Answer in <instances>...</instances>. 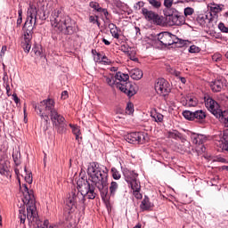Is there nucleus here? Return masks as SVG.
Returning a JSON list of instances; mask_svg holds the SVG:
<instances>
[{
    "label": "nucleus",
    "instance_id": "1",
    "mask_svg": "<svg viewBox=\"0 0 228 228\" xmlns=\"http://www.w3.org/2000/svg\"><path fill=\"white\" fill-rule=\"evenodd\" d=\"M89 181L79 178L77 182V191L72 190L66 200L69 214L74 213L76 209L85 211L86 209V199L94 200L97 197L95 188L100 191L102 199L108 197V174L106 167L99 166V163L93 162L87 168Z\"/></svg>",
    "mask_w": 228,
    "mask_h": 228
},
{
    "label": "nucleus",
    "instance_id": "2",
    "mask_svg": "<svg viewBox=\"0 0 228 228\" xmlns=\"http://www.w3.org/2000/svg\"><path fill=\"white\" fill-rule=\"evenodd\" d=\"M23 204L26 208L20 207L19 209L18 218L20 224H26L28 220V224H33L38 220V211H37V203L35 202V195H33V191L28 189V185L24 184L23 192Z\"/></svg>",
    "mask_w": 228,
    "mask_h": 228
},
{
    "label": "nucleus",
    "instance_id": "3",
    "mask_svg": "<svg viewBox=\"0 0 228 228\" xmlns=\"http://www.w3.org/2000/svg\"><path fill=\"white\" fill-rule=\"evenodd\" d=\"M53 28L62 35H74L77 31L76 21L65 14L61 9H55L50 17Z\"/></svg>",
    "mask_w": 228,
    "mask_h": 228
},
{
    "label": "nucleus",
    "instance_id": "4",
    "mask_svg": "<svg viewBox=\"0 0 228 228\" xmlns=\"http://www.w3.org/2000/svg\"><path fill=\"white\" fill-rule=\"evenodd\" d=\"M55 106L56 102L51 98L43 100L39 103L33 104L37 115H39L42 120L41 127L43 128L44 133L49 129V116H51L56 110Z\"/></svg>",
    "mask_w": 228,
    "mask_h": 228
},
{
    "label": "nucleus",
    "instance_id": "5",
    "mask_svg": "<svg viewBox=\"0 0 228 228\" xmlns=\"http://www.w3.org/2000/svg\"><path fill=\"white\" fill-rule=\"evenodd\" d=\"M50 120L55 129V131L59 134H63L67 133V121L65 120V117L58 112V110H54L51 116Z\"/></svg>",
    "mask_w": 228,
    "mask_h": 228
},
{
    "label": "nucleus",
    "instance_id": "6",
    "mask_svg": "<svg viewBox=\"0 0 228 228\" xmlns=\"http://www.w3.org/2000/svg\"><path fill=\"white\" fill-rule=\"evenodd\" d=\"M141 13L145 20L151 22V24H155L156 26H163L165 24V18L163 16L154 11L149 10L147 7H142Z\"/></svg>",
    "mask_w": 228,
    "mask_h": 228
},
{
    "label": "nucleus",
    "instance_id": "7",
    "mask_svg": "<svg viewBox=\"0 0 228 228\" xmlns=\"http://www.w3.org/2000/svg\"><path fill=\"white\" fill-rule=\"evenodd\" d=\"M125 140L133 145H143L149 142V135L145 132H131L125 135Z\"/></svg>",
    "mask_w": 228,
    "mask_h": 228
},
{
    "label": "nucleus",
    "instance_id": "8",
    "mask_svg": "<svg viewBox=\"0 0 228 228\" xmlns=\"http://www.w3.org/2000/svg\"><path fill=\"white\" fill-rule=\"evenodd\" d=\"M37 19H38V10L33 4H29L27 11V20L25 21L22 29H28L27 27H30L32 28V30H34L35 26H37Z\"/></svg>",
    "mask_w": 228,
    "mask_h": 228
},
{
    "label": "nucleus",
    "instance_id": "9",
    "mask_svg": "<svg viewBox=\"0 0 228 228\" xmlns=\"http://www.w3.org/2000/svg\"><path fill=\"white\" fill-rule=\"evenodd\" d=\"M204 101L207 110H208L216 118H218V117L222 115V110H220L218 102L208 94L204 96Z\"/></svg>",
    "mask_w": 228,
    "mask_h": 228
},
{
    "label": "nucleus",
    "instance_id": "10",
    "mask_svg": "<svg viewBox=\"0 0 228 228\" xmlns=\"http://www.w3.org/2000/svg\"><path fill=\"white\" fill-rule=\"evenodd\" d=\"M155 92H157L159 95L167 97L171 92L170 83L165 78H158L155 82Z\"/></svg>",
    "mask_w": 228,
    "mask_h": 228
},
{
    "label": "nucleus",
    "instance_id": "11",
    "mask_svg": "<svg viewBox=\"0 0 228 228\" xmlns=\"http://www.w3.org/2000/svg\"><path fill=\"white\" fill-rule=\"evenodd\" d=\"M124 176L127 184H130L133 191L142 190V185L140 184V181H138V174L134 173V171H126L124 173Z\"/></svg>",
    "mask_w": 228,
    "mask_h": 228
},
{
    "label": "nucleus",
    "instance_id": "12",
    "mask_svg": "<svg viewBox=\"0 0 228 228\" xmlns=\"http://www.w3.org/2000/svg\"><path fill=\"white\" fill-rule=\"evenodd\" d=\"M116 88L126 94L127 97H133V95H136L137 86L136 84L133 82H126L125 84L116 83Z\"/></svg>",
    "mask_w": 228,
    "mask_h": 228
},
{
    "label": "nucleus",
    "instance_id": "13",
    "mask_svg": "<svg viewBox=\"0 0 228 228\" xmlns=\"http://www.w3.org/2000/svg\"><path fill=\"white\" fill-rule=\"evenodd\" d=\"M157 40L158 42H159L160 45H164V47H168L169 45H174L175 35L170 32H161L157 35Z\"/></svg>",
    "mask_w": 228,
    "mask_h": 228
},
{
    "label": "nucleus",
    "instance_id": "14",
    "mask_svg": "<svg viewBox=\"0 0 228 228\" xmlns=\"http://www.w3.org/2000/svg\"><path fill=\"white\" fill-rule=\"evenodd\" d=\"M23 29V37H24V42L22 43V47L25 53H29L31 50V40L33 39V28L27 27V28Z\"/></svg>",
    "mask_w": 228,
    "mask_h": 228
},
{
    "label": "nucleus",
    "instance_id": "15",
    "mask_svg": "<svg viewBox=\"0 0 228 228\" xmlns=\"http://www.w3.org/2000/svg\"><path fill=\"white\" fill-rule=\"evenodd\" d=\"M99 167H102L107 170V197L105 199H102V200H108V199H115V195H117V191H118V183L117 182H111L110 187L108 186V167L100 165Z\"/></svg>",
    "mask_w": 228,
    "mask_h": 228
},
{
    "label": "nucleus",
    "instance_id": "16",
    "mask_svg": "<svg viewBox=\"0 0 228 228\" xmlns=\"http://www.w3.org/2000/svg\"><path fill=\"white\" fill-rule=\"evenodd\" d=\"M220 149V151H228V131L224 132L223 137L220 141L216 142Z\"/></svg>",
    "mask_w": 228,
    "mask_h": 228
},
{
    "label": "nucleus",
    "instance_id": "17",
    "mask_svg": "<svg viewBox=\"0 0 228 228\" xmlns=\"http://www.w3.org/2000/svg\"><path fill=\"white\" fill-rule=\"evenodd\" d=\"M167 20L170 26H181L183 22V16L179 12L174 14L171 18H168Z\"/></svg>",
    "mask_w": 228,
    "mask_h": 228
},
{
    "label": "nucleus",
    "instance_id": "18",
    "mask_svg": "<svg viewBox=\"0 0 228 228\" xmlns=\"http://www.w3.org/2000/svg\"><path fill=\"white\" fill-rule=\"evenodd\" d=\"M167 138H173V140H180L182 143H184V142H186V136H184L177 130L167 132Z\"/></svg>",
    "mask_w": 228,
    "mask_h": 228
},
{
    "label": "nucleus",
    "instance_id": "19",
    "mask_svg": "<svg viewBox=\"0 0 228 228\" xmlns=\"http://www.w3.org/2000/svg\"><path fill=\"white\" fill-rule=\"evenodd\" d=\"M192 143L195 145H202L205 142L208 141V137L204 134H192L191 135Z\"/></svg>",
    "mask_w": 228,
    "mask_h": 228
},
{
    "label": "nucleus",
    "instance_id": "20",
    "mask_svg": "<svg viewBox=\"0 0 228 228\" xmlns=\"http://www.w3.org/2000/svg\"><path fill=\"white\" fill-rule=\"evenodd\" d=\"M209 86L214 93L222 92V88H224V81H222V79L214 80L210 82Z\"/></svg>",
    "mask_w": 228,
    "mask_h": 228
},
{
    "label": "nucleus",
    "instance_id": "21",
    "mask_svg": "<svg viewBox=\"0 0 228 228\" xmlns=\"http://www.w3.org/2000/svg\"><path fill=\"white\" fill-rule=\"evenodd\" d=\"M152 206L153 205L151 204V200L148 198L147 195H145L140 204V209L142 211H150V209L152 208Z\"/></svg>",
    "mask_w": 228,
    "mask_h": 228
},
{
    "label": "nucleus",
    "instance_id": "22",
    "mask_svg": "<svg viewBox=\"0 0 228 228\" xmlns=\"http://www.w3.org/2000/svg\"><path fill=\"white\" fill-rule=\"evenodd\" d=\"M197 104H199V101L193 96H187L185 102H183V105L187 106V108H195Z\"/></svg>",
    "mask_w": 228,
    "mask_h": 228
},
{
    "label": "nucleus",
    "instance_id": "23",
    "mask_svg": "<svg viewBox=\"0 0 228 228\" xmlns=\"http://www.w3.org/2000/svg\"><path fill=\"white\" fill-rule=\"evenodd\" d=\"M10 162L1 159L0 160V174L1 175H8V172H10Z\"/></svg>",
    "mask_w": 228,
    "mask_h": 228
},
{
    "label": "nucleus",
    "instance_id": "24",
    "mask_svg": "<svg viewBox=\"0 0 228 228\" xmlns=\"http://www.w3.org/2000/svg\"><path fill=\"white\" fill-rule=\"evenodd\" d=\"M115 77L118 81H119V82H116V83H119V85H124L125 83H126L129 80V75L124 74L120 71L116 73Z\"/></svg>",
    "mask_w": 228,
    "mask_h": 228
},
{
    "label": "nucleus",
    "instance_id": "25",
    "mask_svg": "<svg viewBox=\"0 0 228 228\" xmlns=\"http://www.w3.org/2000/svg\"><path fill=\"white\" fill-rule=\"evenodd\" d=\"M130 77L135 81H138L143 77V71H142L140 69H134L130 71Z\"/></svg>",
    "mask_w": 228,
    "mask_h": 228
},
{
    "label": "nucleus",
    "instance_id": "26",
    "mask_svg": "<svg viewBox=\"0 0 228 228\" xmlns=\"http://www.w3.org/2000/svg\"><path fill=\"white\" fill-rule=\"evenodd\" d=\"M194 120L202 124L206 120V112L202 110H195Z\"/></svg>",
    "mask_w": 228,
    "mask_h": 228
},
{
    "label": "nucleus",
    "instance_id": "27",
    "mask_svg": "<svg viewBox=\"0 0 228 228\" xmlns=\"http://www.w3.org/2000/svg\"><path fill=\"white\" fill-rule=\"evenodd\" d=\"M177 10H175V8H172V7H166L164 10H163V13L165 15V17L167 19H170L171 17H174V15H175V13H177Z\"/></svg>",
    "mask_w": 228,
    "mask_h": 228
},
{
    "label": "nucleus",
    "instance_id": "28",
    "mask_svg": "<svg viewBox=\"0 0 228 228\" xmlns=\"http://www.w3.org/2000/svg\"><path fill=\"white\" fill-rule=\"evenodd\" d=\"M109 29L110 31L111 36L113 37V38H119V35H118V28L117 27V25H115V23H110L109 24Z\"/></svg>",
    "mask_w": 228,
    "mask_h": 228
},
{
    "label": "nucleus",
    "instance_id": "29",
    "mask_svg": "<svg viewBox=\"0 0 228 228\" xmlns=\"http://www.w3.org/2000/svg\"><path fill=\"white\" fill-rule=\"evenodd\" d=\"M173 44H175L176 47H184V45L188 44V40H183L177 37V36H175V38L174 39Z\"/></svg>",
    "mask_w": 228,
    "mask_h": 228
},
{
    "label": "nucleus",
    "instance_id": "30",
    "mask_svg": "<svg viewBox=\"0 0 228 228\" xmlns=\"http://www.w3.org/2000/svg\"><path fill=\"white\" fill-rule=\"evenodd\" d=\"M207 20H208V16L204 15V14L199 15L196 19L198 24H200V26H201V28H204V26H206Z\"/></svg>",
    "mask_w": 228,
    "mask_h": 228
},
{
    "label": "nucleus",
    "instance_id": "31",
    "mask_svg": "<svg viewBox=\"0 0 228 228\" xmlns=\"http://www.w3.org/2000/svg\"><path fill=\"white\" fill-rule=\"evenodd\" d=\"M195 111L191 110H183V117L186 118V120H194Z\"/></svg>",
    "mask_w": 228,
    "mask_h": 228
},
{
    "label": "nucleus",
    "instance_id": "32",
    "mask_svg": "<svg viewBox=\"0 0 228 228\" xmlns=\"http://www.w3.org/2000/svg\"><path fill=\"white\" fill-rule=\"evenodd\" d=\"M149 4L152 6L155 10H159L161 8V1L159 0H147Z\"/></svg>",
    "mask_w": 228,
    "mask_h": 228
},
{
    "label": "nucleus",
    "instance_id": "33",
    "mask_svg": "<svg viewBox=\"0 0 228 228\" xmlns=\"http://www.w3.org/2000/svg\"><path fill=\"white\" fill-rule=\"evenodd\" d=\"M32 51L35 53L36 56L44 58V51L42 50V46H35L32 48Z\"/></svg>",
    "mask_w": 228,
    "mask_h": 228
},
{
    "label": "nucleus",
    "instance_id": "34",
    "mask_svg": "<svg viewBox=\"0 0 228 228\" xmlns=\"http://www.w3.org/2000/svg\"><path fill=\"white\" fill-rule=\"evenodd\" d=\"M110 172L112 174L113 179H115L116 181H118V179H120V172H118V170L116 167H112Z\"/></svg>",
    "mask_w": 228,
    "mask_h": 228
},
{
    "label": "nucleus",
    "instance_id": "35",
    "mask_svg": "<svg viewBox=\"0 0 228 228\" xmlns=\"http://www.w3.org/2000/svg\"><path fill=\"white\" fill-rule=\"evenodd\" d=\"M126 112L127 115H133L134 113V105L133 102H128L126 108Z\"/></svg>",
    "mask_w": 228,
    "mask_h": 228
},
{
    "label": "nucleus",
    "instance_id": "36",
    "mask_svg": "<svg viewBox=\"0 0 228 228\" xmlns=\"http://www.w3.org/2000/svg\"><path fill=\"white\" fill-rule=\"evenodd\" d=\"M99 13H102L103 16L105 17L106 20L110 22L111 19V14L108 12V9L106 8H102Z\"/></svg>",
    "mask_w": 228,
    "mask_h": 228
},
{
    "label": "nucleus",
    "instance_id": "37",
    "mask_svg": "<svg viewBox=\"0 0 228 228\" xmlns=\"http://www.w3.org/2000/svg\"><path fill=\"white\" fill-rule=\"evenodd\" d=\"M89 6H90V8H94L95 12H98V13L102 9V7H101L99 3H97V2H90Z\"/></svg>",
    "mask_w": 228,
    "mask_h": 228
},
{
    "label": "nucleus",
    "instance_id": "38",
    "mask_svg": "<svg viewBox=\"0 0 228 228\" xmlns=\"http://www.w3.org/2000/svg\"><path fill=\"white\" fill-rule=\"evenodd\" d=\"M17 26H20L22 24V6L19 5L18 10V20L16 22Z\"/></svg>",
    "mask_w": 228,
    "mask_h": 228
},
{
    "label": "nucleus",
    "instance_id": "39",
    "mask_svg": "<svg viewBox=\"0 0 228 228\" xmlns=\"http://www.w3.org/2000/svg\"><path fill=\"white\" fill-rule=\"evenodd\" d=\"M89 22H91V24H97L98 28L101 27V22H99V16H89Z\"/></svg>",
    "mask_w": 228,
    "mask_h": 228
},
{
    "label": "nucleus",
    "instance_id": "40",
    "mask_svg": "<svg viewBox=\"0 0 228 228\" xmlns=\"http://www.w3.org/2000/svg\"><path fill=\"white\" fill-rule=\"evenodd\" d=\"M211 9L214 10L216 13H219V12H222V10H224V4H213Z\"/></svg>",
    "mask_w": 228,
    "mask_h": 228
},
{
    "label": "nucleus",
    "instance_id": "41",
    "mask_svg": "<svg viewBox=\"0 0 228 228\" xmlns=\"http://www.w3.org/2000/svg\"><path fill=\"white\" fill-rule=\"evenodd\" d=\"M218 29L221 33H228V28L225 27V24H224V22H220L218 24Z\"/></svg>",
    "mask_w": 228,
    "mask_h": 228
},
{
    "label": "nucleus",
    "instance_id": "42",
    "mask_svg": "<svg viewBox=\"0 0 228 228\" xmlns=\"http://www.w3.org/2000/svg\"><path fill=\"white\" fill-rule=\"evenodd\" d=\"M189 53H200V48L195 45H192L189 48Z\"/></svg>",
    "mask_w": 228,
    "mask_h": 228
},
{
    "label": "nucleus",
    "instance_id": "43",
    "mask_svg": "<svg viewBox=\"0 0 228 228\" xmlns=\"http://www.w3.org/2000/svg\"><path fill=\"white\" fill-rule=\"evenodd\" d=\"M106 78V83L107 85H109L110 86H117V82H115V78L113 77H105Z\"/></svg>",
    "mask_w": 228,
    "mask_h": 228
},
{
    "label": "nucleus",
    "instance_id": "44",
    "mask_svg": "<svg viewBox=\"0 0 228 228\" xmlns=\"http://www.w3.org/2000/svg\"><path fill=\"white\" fill-rule=\"evenodd\" d=\"M141 191L142 190L133 191V195L135 197V199H137V200H142V199L143 198V195L140 193Z\"/></svg>",
    "mask_w": 228,
    "mask_h": 228
},
{
    "label": "nucleus",
    "instance_id": "45",
    "mask_svg": "<svg viewBox=\"0 0 228 228\" xmlns=\"http://www.w3.org/2000/svg\"><path fill=\"white\" fill-rule=\"evenodd\" d=\"M193 12H194L193 8L186 7L184 9V15H185V17H188L189 15H193Z\"/></svg>",
    "mask_w": 228,
    "mask_h": 228
},
{
    "label": "nucleus",
    "instance_id": "46",
    "mask_svg": "<svg viewBox=\"0 0 228 228\" xmlns=\"http://www.w3.org/2000/svg\"><path fill=\"white\" fill-rule=\"evenodd\" d=\"M103 65H110L111 63V61L110 59H108V57L106 55H103L102 57V61Z\"/></svg>",
    "mask_w": 228,
    "mask_h": 228
},
{
    "label": "nucleus",
    "instance_id": "47",
    "mask_svg": "<svg viewBox=\"0 0 228 228\" xmlns=\"http://www.w3.org/2000/svg\"><path fill=\"white\" fill-rule=\"evenodd\" d=\"M173 4H174V0H164L165 8H172Z\"/></svg>",
    "mask_w": 228,
    "mask_h": 228
},
{
    "label": "nucleus",
    "instance_id": "48",
    "mask_svg": "<svg viewBox=\"0 0 228 228\" xmlns=\"http://www.w3.org/2000/svg\"><path fill=\"white\" fill-rule=\"evenodd\" d=\"M167 72H169L170 74H172L173 76H179V74H181V72L174 69V68H167Z\"/></svg>",
    "mask_w": 228,
    "mask_h": 228
},
{
    "label": "nucleus",
    "instance_id": "49",
    "mask_svg": "<svg viewBox=\"0 0 228 228\" xmlns=\"http://www.w3.org/2000/svg\"><path fill=\"white\" fill-rule=\"evenodd\" d=\"M26 183H28V184H31L33 183V176L31 175V173L27 174L25 176Z\"/></svg>",
    "mask_w": 228,
    "mask_h": 228
},
{
    "label": "nucleus",
    "instance_id": "50",
    "mask_svg": "<svg viewBox=\"0 0 228 228\" xmlns=\"http://www.w3.org/2000/svg\"><path fill=\"white\" fill-rule=\"evenodd\" d=\"M37 17H39V19L41 20H45L47 19V16H45V11H43L42 12H39L37 14Z\"/></svg>",
    "mask_w": 228,
    "mask_h": 228
},
{
    "label": "nucleus",
    "instance_id": "51",
    "mask_svg": "<svg viewBox=\"0 0 228 228\" xmlns=\"http://www.w3.org/2000/svg\"><path fill=\"white\" fill-rule=\"evenodd\" d=\"M49 227V220H45L43 224L38 225L37 228H48Z\"/></svg>",
    "mask_w": 228,
    "mask_h": 228
},
{
    "label": "nucleus",
    "instance_id": "52",
    "mask_svg": "<svg viewBox=\"0 0 228 228\" xmlns=\"http://www.w3.org/2000/svg\"><path fill=\"white\" fill-rule=\"evenodd\" d=\"M126 54H128L129 59L132 60V61H138V58H136L134 55H131V52L126 51Z\"/></svg>",
    "mask_w": 228,
    "mask_h": 228
},
{
    "label": "nucleus",
    "instance_id": "53",
    "mask_svg": "<svg viewBox=\"0 0 228 228\" xmlns=\"http://www.w3.org/2000/svg\"><path fill=\"white\" fill-rule=\"evenodd\" d=\"M155 122H163V115L157 114V116L155 117Z\"/></svg>",
    "mask_w": 228,
    "mask_h": 228
},
{
    "label": "nucleus",
    "instance_id": "54",
    "mask_svg": "<svg viewBox=\"0 0 228 228\" xmlns=\"http://www.w3.org/2000/svg\"><path fill=\"white\" fill-rule=\"evenodd\" d=\"M220 97L223 101H224V102H228V94H221Z\"/></svg>",
    "mask_w": 228,
    "mask_h": 228
},
{
    "label": "nucleus",
    "instance_id": "55",
    "mask_svg": "<svg viewBox=\"0 0 228 228\" xmlns=\"http://www.w3.org/2000/svg\"><path fill=\"white\" fill-rule=\"evenodd\" d=\"M12 99L16 104H19V102H20V99H19V96H17V94H12Z\"/></svg>",
    "mask_w": 228,
    "mask_h": 228
},
{
    "label": "nucleus",
    "instance_id": "56",
    "mask_svg": "<svg viewBox=\"0 0 228 228\" xmlns=\"http://www.w3.org/2000/svg\"><path fill=\"white\" fill-rule=\"evenodd\" d=\"M68 98H69V92L63 91L61 93V99L65 100V99H68Z\"/></svg>",
    "mask_w": 228,
    "mask_h": 228
},
{
    "label": "nucleus",
    "instance_id": "57",
    "mask_svg": "<svg viewBox=\"0 0 228 228\" xmlns=\"http://www.w3.org/2000/svg\"><path fill=\"white\" fill-rule=\"evenodd\" d=\"M212 60H214V61H220V60H222V56H220V55H214L213 57H212Z\"/></svg>",
    "mask_w": 228,
    "mask_h": 228
},
{
    "label": "nucleus",
    "instance_id": "58",
    "mask_svg": "<svg viewBox=\"0 0 228 228\" xmlns=\"http://www.w3.org/2000/svg\"><path fill=\"white\" fill-rule=\"evenodd\" d=\"M101 53H96V56H94V61H101Z\"/></svg>",
    "mask_w": 228,
    "mask_h": 228
},
{
    "label": "nucleus",
    "instance_id": "59",
    "mask_svg": "<svg viewBox=\"0 0 228 228\" xmlns=\"http://www.w3.org/2000/svg\"><path fill=\"white\" fill-rule=\"evenodd\" d=\"M144 4H145L143 2H137L136 3V5L139 6V8H143Z\"/></svg>",
    "mask_w": 228,
    "mask_h": 228
},
{
    "label": "nucleus",
    "instance_id": "60",
    "mask_svg": "<svg viewBox=\"0 0 228 228\" xmlns=\"http://www.w3.org/2000/svg\"><path fill=\"white\" fill-rule=\"evenodd\" d=\"M102 42L103 44H105V45H110L111 43L110 41H108L106 38H102Z\"/></svg>",
    "mask_w": 228,
    "mask_h": 228
},
{
    "label": "nucleus",
    "instance_id": "61",
    "mask_svg": "<svg viewBox=\"0 0 228 228\" xmlns=\"http://www.w3.org/2000/svg\"><path fill=\"white\" fill-rule=\"evenodd\" d=\"M217 161H219L220 163H225V159L219 157L217 158Z\"/></svg>",
    "mask_w": 228,
    "mask_h": 228
},
{
    "label": "nucleus",
    "instance_id": "62",
    "mask_svg": "<svg viewBox=\"0 0 228 228\" xmlns=\"http://www.w3.org/2000/svg\"><path fill=\"white\" fill-rule=\"evenodd\" d=\"M180 81H181V83H183V85L186 84V78L183 77H180Z\"/></svg>",
    "mask_w": 228,
    "mask_h": 228
},
{
    "label": "nucleus",
    "instance_id": "63",
    "mask_svg": "<svg viewBox=\"0 0 228 228\" xmlns=\"http://www.w3.org/2000/svg\"><path fill=\"white\" fill-rule=\"evenodd\" d=\"M4 51H6V46H3L2 50H1V56H3V54H4Z\"/></svg>",
    "mask_w": 228,
    "mask_h": 228
},
{
    "label": "nucleus",
    "instance_id": "64",
    "mask_svg": "<svg viewBox=\"0 0 228 228\" xmlns=\"http://www.w3.org/2000/svg\"><path fill=\"white\" fill-rule=\"evenodd\" d=\"M221 170H226L228 172V166H222Z\"/></svg>",
    "mask_w": 228,
    "mask_h": 228
}]
</instances>
